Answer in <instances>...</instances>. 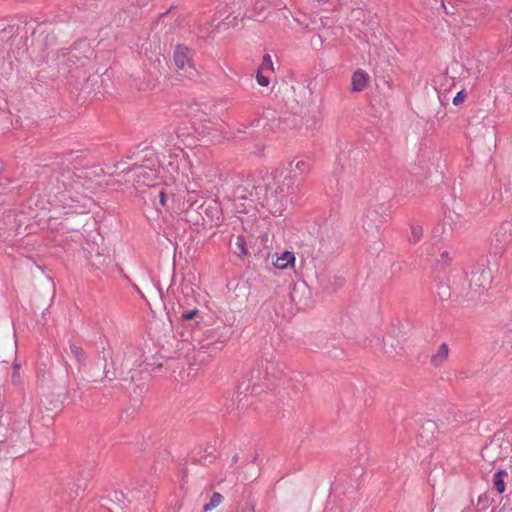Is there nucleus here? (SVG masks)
Masks as SVG:
<instances>
[{
  "label": "nucleus",
  "instance_id": "2",
  "mask_svg": "<svg viewBox=\"0 0 512 512\" xmlns=\"http://www.w3.org/2000/svg\"><path fill=\"white\" fill-rule=\"evenodd\" d=\"M298 178L297 175L288 172V167L285 164L280 165L274 173V179L281 194L292 193Z\"/></svg>",
  "mask_w": 512,
  "mask_h": 512
},
{
  "label": "nucleus",
  "instance_id": "8",
  "mask_svg": "<svg viewBox=\"0 0 512 512\" xmlns=\"http://www.w3.org/2000/svg\"><path fill=\"white\" fill-rule=\"evenodd\" d=\"M482 458L489 462L494 463L500 458V446L491 442L482 449Z\"/></svg>",
  "mask_w": 512,
  "mask_h": 512
},
{
  "label": "nucleus",
  "instance_id": "10",
  "mask_svg": "<svg viewBox=\"0 0 512 512\" xmlns=\"http://www.w3.org/2000/svg\"><path fill=\"white\" fill-rule=\"evenodd\" d=\"M232 251L238 257H244L247 255V247L245 238L241 235H238L235 239V242L232 244Z\"/></svg>",
  "mask_w": 512,
  "mask_h": 512
},
{
  "label": "nucleus",
  "instance_id": "20",
  "mask_svg": "<svg viewBox=\"0 0 512 512\" xmlns=\"http://www.w3.org/2000/svg\"><path fill=\"white\" fill-rule=\"evenodd\" d=\"M244 191H245L244 188L238 187L236 189V196L239 197V198H243V199L246 198V196L243 194Z\"/></svg>",
  "mask_w": 512,
  "mask_h": 512
},
{
  "label": "nucleus",
  "instance_id": "6",
  "mask_svg": "<svg viewBox=\"0 0 512 512\" xmlns=\"http://www.w3.org/2000/svg\"><path fill=\"white\" fill-rule=\"evenodd\" d=\"M449 352V346L442 343L431 356L430 363L436 368L441 367L448 360Z\"/></svg>",
  "mask_w": 512,
  "mask_h": 512
},
{
  "label": "nucleus",
  "instance_id": "18",
  "mask_svg": "<svg viewBox=\"0 0 512 512\" xmlns=\"http://www.w3.org/2000/svg\"><path fill=\"white\" fill-rule=\"evenodd\" d=\"M465 99H466V93L464 91H459L453 99V104L459 105V104L463 103Z\"/></svg>",
  "mask_w": 512,
  "mask_h": 512
},
{
  "label": "nucleus",
  "instance_id": "12",
  "mask_svg": "<svg viewBox=\"0 0 512 512\" xmlns=\"http://www.w3.org/2000/svg\"><path fill=\"white\" fill-rule=\"evenodd\" d=\"M223 501V497L220 493L215 492L210 498V501L204 505L203 510L204 512H208L213 510L214 508L218 507Z\"/></svg>",
  "mask_w": 512,
  "mask_h": 512
},
{
  "label": "nucleus",
  "instance_id": "11",
  "mask_svg": "<svg viewBox=\"0 0 512 512\" xmlns=\"http://www.w3.org/2000/svg\"><path fill=\"white\" fill-rule=\"evenodd\" d=\"M507 476L506 470H500L493 476V485L498 493H503L506 489L504 478Z\"/></svg>",
  "mask_w": 512,
  "mask_h": 512
},
{
  "label": "nucleus",
  "instance_id": "1",
  "mask_svg": "<svg viewBox=\"0 0 512 512\" xmlns=\"http://www.w3.org/2000/svg\"><path fill=\"white\" fill-rule=\"evenodd\" d=\"M159 177V170L147 166L132 168L128 172V179L136 188L141 186H156Z\"/></svg>",
  "mask_w": 512,
  "mask_h": 512
},
{
  "label": "nucleus",
  "instance_id": "9",
  "mask_svg": "<svg viewBox=\"0 0 512 512\" xmlns=\"http://www.w3.org/2000/svg\"><path fill=\"white\" fill-rule=\"evenodd\" d=\"M294 263H295L294 253L290 252V251H285L284 253H282L281 256L276 258L273 265L277 269L284 270V269L288 268L289 266H294Z\"/></svg>",
  "mask_w": 512,
  "mask_h": 512
},
{
  "label": "nucleus",
  "instance_id": "17",
  "mask_svg": "<svg viewBox=\"0 0 512 512\" xmlns=\"http://www.w3.org/2000/svg\"><path fill=\"white\" fill-rule=\"evenodd\" d=\"M198 312L199 311L196 308L193 309V310H190V311H185V312L182 313V319H184V320H192V319H194L197 316Z\"/></svg>",
  "mask_w": 512,
  "mask_h": 512
},
{
  "label": "nucleus",
  "instance_id": "3",
  "mask_svg": "<svg viewBox=\"0 0 512 512\" xmlns=\"http://www.w3.org/2000/svg\"><path fill=\"white\" fill-rule=\"evenodd\" d=\"M174 62L178 69L189 72L192 67V63L189 56V49L184 46H177L174 51Z\"/></svg>",
  "mask_w": 512,
  "mask_h": 512
},
{
  "label": "nucleus",
  "instance_id": "15",
  "mask_svg": "<svg viewBox=\"0 0 512 512\" xmlns=\"http://www.w3.org/2000/svg\"><path fill=\"white\" fill-rule=\"evenodd\" d=\"M422 234H423V229H422L421 226H419V225H412L411 226V235L409 237V240L411 242L416 243V242H418L421 239Z\"/></svg>",
  "mask_w": 512,
  "mask_h": 512
},
{
  "label": "nucleus",
  "instance_id": "13",
  "mask_svg": "<svg viewBox=\"0 0 512 512\" xmlns=\"http://www.w3.org/2000/svg\"><path fill=\"white\" fill-rule=\"evenodd\" d=\"M258 70H262L264 72H274V65L272 62V58L269 54H265L262 58V62L259 66Z\"/></svg>",
  "mask_w": 512,
  "mask_h": 512
},
{
  "label": "nucleus",
  "instance_id": "5",
  "mask_svg": "<svg viewBox=\"0 0 512 512\" xmlns=\"http://www.w3.org/2000/svg\"><path fill=\"white\" fill-rule=\"evenodd\" d=\"M369 75L362 69L356 70L351 78V90L353 92L363 91L368 84Z\"/></svg>",
  "mask_w": 512,
  "mask_h": 512
},
{
  "label": "nucleus",
  "instance_id": "16",
  "mask_svg": "<svg viewBox=\"0 0 512 512\" xmlns=\"http://www.w3.org/2000/svg\"><path fill=\"white\" fill-rule=\"evenodd\" d=\"M264 73V71L258 70L256 74V80L260 86L267 87L270 84V79Z\"/></svg>",
  "mask_w": 512,
  "mask_h": 512
},
{
  "label": "nucleus",
  "instance_id": "14",
  "mask_svg": "<svg viewBox=\"0 0 512 512\" xmlns=\"http://www.w3.org/2000/svg\"><path fill=\"white\" fill-rule=\"evenodd\" d=\"M69 348L70 353L79 363H83L85 361V352L81 347L71 343Z\"/></svg>",
  "mask_w": 512,
  "mask_h": 512
},
{
  "label": "nucleus",
  "instance_id": "4",
  "mask_svg": "<svg viewBox=\"0 0 512 512\" xmlns=\"http://www.w3.org/2000/svg\"><path fill=\"white\" fill-rule=\"evenodd\" d=\"M512 239V224L503 223L494 234V243L496 248H503Z\"/></svg>",
  "mask_w": 512,
  "mask_h": 512
},
{
  "label": "nucleus",
  "instance_id": "7",
  "mask_svg": "<svg viewBox=\"0 0 512 512\" xmlns=\"http://www.w3.org/2000/svg\"><path fill=\"white\" fill-rule=\"evenodd\" d=\"M288 167V172L292 175L300 177L309 170V162L305 159H298L288 163H285Z\"/></svg>",
  "mask_w": 512,
  "mask_h": 512
},
{
  "label": "nucleus",
  "instance_id": "19",
  "mask_svg": "<svg viewBox=\"0 0 512 512\" xmlns=\"http://www.w3.org/2000/svg\"><path fill=\"white\" fill-rule=\"evenodd\" d=\"M159 201L162 206H165L166 204V195L163 191L159 192Z\"/></svg>",
  "mask_w": 512,
  "mask_h": 512
}]
</instances>
